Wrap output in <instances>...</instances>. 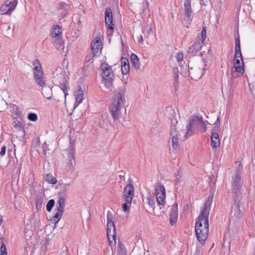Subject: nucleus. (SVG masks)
Returning a JSON list of instances; mask_svg holds the SVG:
<instances>
[{"instance_id": "obj_1", "label": "nucleus", "mask_w": 255, "mask_h": 255, "mask_svg": "<svg viewBox=\"0 0 255 255\" xmlns=\"http://www.w3.org/2000/svg\"><path fill=\"white\" fill-rule=\"evenodd\" d=\"M213 197H209L206 200L204 208L197 218L195 230L197 238L201 244L206 241L209 233V215Z\"/></svg>"}, {"instance_id": "obj_2", "label": "nucleus", "mask_w": 255, "mask_h": 255, "mask_svg": "<svg viewBox=\"0 0 255 255\" xmlns=\"http://www.w3.org/2000/svg\"><path fill=\"white\" fill-rule=\"evenodd\" d=\"M124 100V91L115 92L113 102L109 107V110L115 122L118 121L121 117V111L123 107Z\"/></svg>"}, {"instance_id": "obj_3", "label": "nucleus", "mask_w": 255, "mask_h": 255, "mask_svg": "<svg viewBox=\"0 0 255 255\" xmlns=\"http://www.w3.org/2000/svg\"><path fill=\"white\" fill-rule=\"evenodd\" d=\"M66 77V72L61 67L56 68L53 72V82L55 85L60 87L65 98L68 95L67 91L69 89Z\"/></svg>"}, {"instance_id": "obj_4", "label": "nucleus", "mask_w": 255, "mask_h": 255, "mask_svg": "<svg viewBox=\"0 0 255 255\" xmlns=\"http://www.w3.org/2000/svg\"><path fill=\"white\" fill-rule=\"evenodd\" d=\"M101 76L104 85L107 88H110L113 85L114 74L111 66H109L107 63H102L100 66Z\"/></svg>"}, {"instance_id": "obj_5", "label": "nucleus", "mask_w": 255, "mask_h": 255, "mask_svg": "<svg viewBox=\"0 0 255 255\" xmlns=\"http://www.w3.org/2000/svg\"><path fill=\"white\" fill-rule=\"evenodd\" d=\"M201 117V116L192 115L189 122L186 126L187 130L185 135V138L194 134L195 130L198 129V126L200 125Z\"/></svg>"}, {"instance_id": "obj_6", "label": "nucleus", "mask_w": 255, "mask_h": 255, "mask_svg": "<svg viewBox=\"0 0 255 255\" xmlns=\"http://www.w3.org/2000/svg\"><path fill=\"white\" fill-rule=\"evenodd\" d=\"M242 165L241 163L238 164V168L235 172V175L232 177L231 188H242L243 182L242 181Z\"/></svg>"}, {"instance_id": "obj_7", "label": "nucleus", "mask_w": 255, "mask_h": 255, "mask_svg": "<svg viewBox=\"0 0 255 255\" xmlns=\"http://www.w3.org/2000/svg\"><path fill=\"white\" fill-rule=\"evenodd\" d=\"M134 187L132 181L130 180L129 183L125 187L123 191V196L125 201L131 204L134 196Z\"/></svg>"}, {"instance_id": "obj_8", "label": "nucleus", "mask_w": 255, "mask_h": 255, "mask_svg": "<svg viewBox=\"0 0 255 255\" xmlns=\"http://www.w3.org/2000/svg\"><path fill=\"white\" fill-rule=\"evenodd\" d=\"M202 64H199L194 67L189 68V75L192 79L197 80L200 79L204 74V68Z\"/></svg>"}, {"instance_id": "obj_9", "label": "nucleus", "mask_w": 255, "mask_h": 255, "mask_svg": "<svg viewBox=\"0 0 255 255\" xmlns=\"http://www.w3.org/2000/svg\"><path fill=\"white\" fill-rule=\"evenodd\" d=\"M107 234L108 237H111L114 240L117 238L116 228L112 215H107Z\"/></svg>"}, {"instance_id": "obj_10", "label": "nucleus", "mask_w": 255, "mask_h": 255, "mask_svg": "<svg viewBox=\"0 0 255 255\" xmlns=\"http://www.w3.org/2000/svg\"><path fill=\"white\" fill-rule=\"evenodd\" d=\"M156 198L158 205H164L165 199V189L164 186L157 185L155 190Z\"/></svg>"}, {"instance_id": "obj_11", "label": "nucleus", "mask_w": 255, "mask_h": 255, "mask_svg": "<svg viewBox=\"0 0 255 255\" xmlns=\"http://www.w3.org/2000/svg\"><path fill=\"white\" fill-rule=\"evenodd\" d=\"M242 203H233L231 213L234 214L235 219H241L244 216V208Z\"/></svg>"}, {"instance_id": "obj_12", "label": "nucleus", "mask_w": 255, "mask_h": 255, "mask_svg": "<svg viewBox=\"0 0 255 255\" xmlns=\"http://www.w3.org/2000/svg\"><path fill=\"white\" fill-rule=\"evenodd\" d=\"M231 194L233 203H242L244 205L242 188H231Z\"/></svg>"}, {"instance_id": "obj_13", "label": "nucleus", "mask_w": 255, "mask_h": 255, "mask_svg": "<svg viewBox=\"0 0 255 255\" xmlns=\"http://www.w3.org/2000/svg\"><path fill=\"white\" fill-rule=\"evenodd\" d=\"M105 24L107 28L110 30L114 29V24L112 9L110 7H107L105 12Z\"/></svg>"}, {"instance_id": "obj_14", "label": "nucleus", "mask_w": 255, "mask_h": 255, "mask_svg": "<svg viewBox=\"0 0 255 255\" xmlns=\"http://www.w3.org/2000/svg\"><path fill=\"white\" fill-rule=\"evenodd\" d=\"M203 42L201 41V38L196 39L194 43L191 45L188 50V53L191 54L192 56L195 55L196 53L200 51L202 47Z\"/></svg>"}, {"instance_id": "obj_15", "label": "nucleus", "mask_w": 255, "mask_h": 255, "mask_svg": "<svg viewBox=\"0 0 255 255\" xmlns=\"http://www.w3.org/2000/svg\"><path fill=\"white\" fill-rule=\"evenodd\" d=\"M91 50L92 53L95 55H97L100 53L102 50V45L101 38L99 37H97L95 38L94 41L91 43Z\"/></svg>"}, {"instance_id": "obj_16", "label": "nucleus", "mask_w": 255, "mask_h": 255, "mask_svg": "<svg viewBox=\"0 0 255 255\" xmlns=\"http://www.w3.org/2000/svg\"><path fill=\"white\" fill-rule=\"evenodd\" d=\"M61 33L62 29L59 26L55 25L53 27L51 31V34L53 36V39L57 38V42H56V40H55L54 41L53 40V42L55 43V44H57V43H58L60 45H61L62 43V40L59 37Z\"/></svg>"}, {"instance_id": "obj_17", "label": "nucleus", "mask_w": 255, "mask_h": 255, "mask_svg": "<svg viewBox=\"0 0 255 255\" xmlns=\"http://www.w3.org/2000/svg\"><path fill=\"white\" fill-rule=\"evenodd\" d=\"M58 9L60 11V15L62 18H63L68 14L71 8L70 6L64 2L58 3Z\"/></svg>"}, {"instance_id": "obj_18", "label": "nucleus", "mask_w": 255, "mask_h": 255, "mask_svg": "<svg viewBox=\"0 0 255 255\" xmlns=\"http://www.w3.org/2000/svg\"><path fill=\"white\" fill-rule=\"evenodd\" d=\"M178 217V204L174 203L171 208L170 214V224L173 225L176 223Z\"/></svg>"}, {"instance_id": "obj_19", "label": "nucleus", "mask_w": 255, "mask_h": 255, "mask_svg": "<svg viewBox=\"0 0 255 255\" xmlns=\"http://www.w3.org/2000/svg\"><path fill=\"white\" fill-rule=\"evenodd\" d=\"M235 52L234 58H240L242 61V64H243V57L241 53L240 37L238 36L236 37L235 40Z\"/></svg>"}, {"instance_id": "obj_20", "label": "nucleus", "mask_w": 255, "mask_h": 255, "mask_svg": "<svg viewBox=\"0 0 255 255\" xmlns=\"http://www.w3.org/2000/svg\"><path fill=\"white\" fill-rule=\"evenodd\" d=\"M220 145L219 134L217 132H212L211 136V145L213 148H216Z\"/></svg>"}, {"instance_id": "obj_21", "label": "nucleus", "mask_w": 255, "mask_h": 255, "mask_svg": "<svg viewBox=\"0 0 255 255\" xmlns=\"http://www.w3.org/2000/svg\"><path fill=\"white\" fill-rule=\"evenodd\" d=\"M184 15L187 18L190 19L191 17L192 10L191 7V0H185L184 3Z\"/></svg>"}, {"instance_id": "obj_22", "label": "nucleus", "mask_w": 255, "mask_h": 255, "mask_svg": "<svg viewBox=\"0 0 255 255\" xmlns=\"http://www.w3.org/2000/svg\"><path fill=\"white\" fill-rule=\"evenodd\" d=\"M234 66L235 71L239 73H243L244 72V64L240 62V60L238 58H234Z\"/></svg>"}, {"instance_id": "obj_23", "label": "nucleus", "mask_w": 255, "mask_h": 255, "mask_svg": "<svg viewBox=\"0 0 255 255\" xmlns=\"http://www.w3.org/2000/svg\"><path fill=\"white\" fill-rule=\"evenodd\" d=\"M42 93L43 96L48 100L52 98V89L50 86L46 85L42 88Z\"/></svg>"}, {"instance_id": "obj_24", "label": "nucleus", "mask_w": 255, "mask_h": 255, "mask_svg": "<svg viewBox=\"0 0 255 255\" xmlns=\"http://www.w3.org/2000/svg\"><path fill=\"white\" fill-rule=\"evenodd\" d=\"M65 204V198L63 197H59V200L57 203V210L60 212H64Z\"/></svg>"}, {"instance_id": "obj_25", "label": "nucleus", "mask_w": 255, "mask_h": 255, "mask_svg": "<svg viewBox=\"0 0 255 255\" xmlns=\"http://www.w3.org/2000/svg\"><path fill=\"white\" fill-rule=\"evenodd\" d=\"M130 61L132 66L136 69H139L140 68L139 59L137 55L132 53L130 55Z\"/></svg>"}, {"instance_id": "obj_26", "label": "nucleus", "mask_w": 255, "mask_h": 255, "mask_svg": "<svg viewBox=\"0 0 255 255\" xmlns=\"http://www.w3.org/2000/svg\"><path fill=\"white\" fill-rule=\"evenodd\" d=\"M84 92L81 89V87L79 86V89L78 91L75 93L76 96V103H75V106L78 105L82 101L83 97Z\"/></svg>"}, {"instance_id": "obj_27", "label": "nucleus", "mask_w": 255, "mask_h": 255, "mask_svg": "<svg viewBox=\"0 0 255 255\" xmlns=\"http://www.w3.org/2000/svg\"><path fill=\"white\" fill-rule=\"evenodd\" d=\"M36 77H34V80L36 84L41 86L42 88L47 85L45 80L43 77V75L39 76L37 75H36Z\"/></svg>"}, {"instance_id": "obj_28", "label": "nucleus", "mask_w": 255, "mask_h": 255, "mask_svg": "<svg viewBox=\"0 0 255 255\" xmlns=\"http://www.w3.org/2000/svg\"><path fill=\"white\" fill-rule=\"evenodd\" d=\"M8 6H9L6 4L2 5L0 8V14H10L13 10L11 9Z\"/></svg>"}, {"instance_id": "obj_29", "label": "nucleus", "mask_w": 255, "mask_h": 255, "mask_svg": "<svg viewBox=\"0 0 255 255\" xmlns=\"http://www.w3.org/2000/svg\"><path fill=\"white\" fill-rule=\"evenodd\" d=\"M117 252L118 255H126V250L124 245L120 242H119V244L117 247Z\"/></svg>"}, {"instance_id": "obj_30", "label": "nucleus", "mask_w": 255, "mask_h": 255, "mask_svg": "<svg viewBox=\"0 0 255 255\" xmlns=\"http://www.w3.org/2000/svg\"><path fill=\"white\" fill-rule=\"evenodd\" d=\"M171 136L172 147L173 149H176L179 145V138L178 137V134H175V135Z\"/></svg>"}, {"instance_id": "obj_31", "label": "nucleus", "mask_w": 255, "mask_h": 255, "mask_svg": "<svg viewBox=\"0 0 255 255\" xmlns=\"http://www.w3.org/2000/svg\"><path fill=\"white\" fill-rule=\"evenodd\" d=\"M63 214V212L59 213V211H57L51 221L54 223L55 224H56L61 218Z\"/></svg>"}, {"instance_id": "obj_32", "label": "nucleus", "mask_w": 255, "mask_h": 255, "mask_svg": "<svg viewBox=\"0 0 255 255\" xmlns=\"http://www.w3.org/2000/svg\"><path fill=\"white\" fill-rule=\"evenodd\" d=\"M34 77H36V75L41 76L43 75V72L41 66H36L33 68Z\"/></svg>"}, {"instance_id": "obj_33", "label": "nucleus", "mask_w": 255, "mask_h": 255, "mask_svg": "<svg viewBox=\"0 0 255 255\" xmlns=\"http://www.w3.org/2000/svg\"><path fill=\"white\" fill-rule=\"evenodd\" d=\"M74 144L70 141L68 154L70 161L72 159H74Z\"/></svg>"}, {"instance_id": "obj_34", "label": "nucleus", "mask_w": 255, "mask_h": 255, "mask_svg": "<svg viewBox=\"0 0 255 255\" xmlns=\"http://www.w3.org/2000/svg\"><path fill=\"white\" fill-rule=\"evenodd\" d=\"M6 4H7L8 7L11 8V9L14 10L17 4V0H7L5 2Z\"/></svg>"}, {"instance_id": "obj_35", "label": "nucleus", "mask_w": 255, "mask_h": 255, "mask_svg": "<svg viewBox=\"0 0 255 255\" xmlns=\"http://www.w3.org/2000/svg\"><path fill=\"white\" fill-rule=\"evenodd\" d=\"M95 56H96V55H94L93 53L88 54L86 56L84 67L88 66L89 64H92L93 62V58Z\"/></svg>"}, {"instance_id": "obj_36", "label": "nucleus", "mask_w": 255, "mask_h": 255, "mask_svg": "<svg viewBox=\"0 0 255 255\" xmlns=\"http://www.w3.org/2000/svg\"><path fill=\"white\" fill-rule=\"evenodd\" d=\"M147 199L148 204L153 209V210H154L155 207L154 197L152 196L151 195H149L148 197H147Z\"/></svg>"}, {"instance_id": "obj_37", "label": "nucleus", "mask_w": 255, "mask_h": 255, "mask_svg": "<svg viewBox=\"0 0 255 255\" xmlns=\"http://www.w3.org/2000/svg\"><path fill=\"white\" fill-rule=\"evenodd\" d=\"M46 180L50 184H55L57 183L56 179L50 174H47Z\"/></svg>"}, {"instance_id": "obj_38", "label": "nucleus", "mask_w": 255, "mask_h": 255, "mask_svg": "<svg viewBox=\"0 0 255 255\" xmlns=\"http://www.w3.org/2000/svg\"><path fill=\"white\" fill-rule=\"evenodd\" d=\"M55 201L53 199H50L48 201L46 205V209L48 212H50L54 206Z\"/></svg>"}, {"instance_id": "obj_39", "label": "nucleus", "mask_w": 255, "mask_h": 255, "mask_svg": "<svg viewBox=\"0 0 255 255\" xmlns=\"http://www.w3.org/2000/svg\"><path fill=\"white\" fill-rule=\"evenodd\" d=\"M49 245V241L48 240H46L45 243L43 244V245L41 246V253H43V254L44 255L46 252L47 250V248Z\"/></svg>"}, {"instance_id": "obj_40", "label": "nucleus", "mask_w": 255, "mask_h": 255, "mask_svg": "<svg viewBox=\"0 0 255 255\" xmlns=\"http://www.w3.org/2000/svg\"><path fill=\"white\" fill-rule=\"evenodd\" d=\"M200 125L203 128V131L205 132L207 130V124H206L205 122L204 121L202 116L200 118Z\"/></svg>"}, {"instance_id": "obj_41", "label": "nucleus", "mask_w": 255, "mask_h": 255, "mask_svg": "<svg viewBox=\"0 0 255 255\" xmlns=\"http://www.w3.org/2000/svg\"><path fill=\"white\" fill-rule=\"evenodd\" d=\"M28 119L29 120L35 122L37 120V116L35 113H30L28 115Z\"/></svg>"}, {"instance_id": "obj_42", "label": "nucleus", "mask_w": 255, "mask_h": 255, "mask_svg": "<svg viewBox=\"0 0 255 255\" xmlns=\"http://www.w3.org/2000/svg\"><path fill=\"white\" fill-rule=\"evenodd\" d=\"M121 70L123 74L126 75L128 74L129 71V64L127 66H122Z\"/></svg>"}, {"instance_id": "obj_43", "label": "nucleus", "mask_w": 255, "mask_h": 255, "mask_svg": "<svg viewBox=\"0 0 255 255\" xmlns=\"http://www.w3.org/2000/svg\"><path fill=\"white\" fill-rule=\"evenodd\" d=\"M131 204H129L128 202H126V203H124L122 205V209L124 211H128L130 210V206Z\"/></svg>"}, {"instance_id": "obj_44", "label": "nucleus", "mask_w": 255, "mask_h": 255, "mask_svg": "<svg viewBox=\"0 0 255 255\" xmlns=\"http://www.w3.org/2000/svg\"><path fill=\"white\" fill-rule=\"evenodd\" d=\"M201 36L202 37L201 38V41L204 42L206 38V30L204 27L203 28V29L201 31Z\"/></svg>"}, {"instance_id": "obj_45", "label": "nucleus", "mask_w": 255, "mask_h": 255, "mask_svg": "<svg viewBox=\"0 0 255 255\" xmlns=\"http://www.w3.org/2000/svg\"><path fill=\"white\" fill-rule=\"evenodd\" d=\"M121 67L124 66H127L129 65V61L128 59L125 57H122L121 60Z\"/></svg>"}, {"instance_id": "obj_46", "label": "nucleus", "mask_w": 255, "mask_h": 255, "mask_svg": "<svg viewBox=\"0 0 255 255\" xmlns=\"http://www.w3.org/2000/svg\"><path fill=\"white\" fill-rule=\"evenodd\" d=\"M0 252H1V255H7L6 249L5 244L4 243L2 244V245L0 248Z\"/></svg>"}, {"instance_id": "obj_47", "label": "nucleus", "mask_w": 255, "mask_h": 255, "mask_svg": "<svg viewBox=\"0 0 255 255\" xmlns=\"http://www.w3.org/2000/svg\"><path fill=\"white\" fill-rule=\"evenodd\" d=\"M60 255H70L67 247L62 248V251L60 253Z\"/></svg>"}, {"instance_id": "obj_48", "label": "nucleus", "mask_w": 255, "mask_h": 255, "mask_svg": "<svg viewBox=\"0 0 255 255\" xmlns=\"http://www.w3.org/2000/svg\"><path fill=\"white\" fill-rule=\"evenodd\" d=\"M183 54L182 53L178 52L176 55V60L178 62H180L183 60Z\"/></svg>"}, {"instance_id": "obj_49", "label": "nucleus", "mask_w": 255, "mask_h": 255, "mask_svg": "<svg viewBox=\"0 0 255 255\" xmlns=\"http://www.w3.org/2000/svg\"><path fill=\"white\" fill-rule=\"evenodd\" d=\"M175 182L176 184H178L180 182V178L181 177V176H180V170L179 169L177 173L175 174Z\"/></svg>"}, {"instance_id": "obj_50", "label": "nucleus", "mask_w": 255, "mask_h": 255, "mask_svg": "<svg viewBox=\"0 0 255 255\" xmlns=\"http://www.w3.org/2000/svg\"><path fill=\"white\" fill-rule=\"evenodd\" d=\"M108 238L109 245L111 246H114V245H116V239H115L114 240H113V239L111 237H108Z\"/></svg>"}, {"instance_id": "obj_51", "label": "nucleus", "mask_w": 255, "mask_h": 255, "mask_svg": "<svg viewBox=\"0 0 255 255\" xmlns=\"http://www.w3.org/2000/svg\"><path fill=\"white\" fill-rule=\"evenodd\" d=\"M170 130V136L175 135V134H177L176 133V128H175V126H171Z\"/></svg>"}, {"instance_id": "obj_52", "label": "nucleus", "mask_w": 255, "mask_h": 255, "mask_svg": "<svg viewBox=\"0 0 255 255\" xmlns=\"http://www.w3.org/2000/svg\"><path fill=\"white\" fill-rule=\"evenodd\" d=\"M6 147L5 145L2 146V147L1 148L0 152V155L1 156H3V155H5V152H6Z\"/></svg>"}, {"instance_id": "obj_53", "label": "nucleus", "mask_w": 255, "mask_h": 255, "mask_svg": "<svg viewBox=\"0 0 255 255\" xmlns=\"http://www.w3.org/2000/svg\"><path fill=\"white\" fill-rule=\"evenodd\" d=\"M142 5H143V11H144L146 9H147L149 7L148 3L146 1H145V2H143L142 3Z\"/></svg>"}, {"instance_id": "obj_54", "label": "nucleus", "mask_w": 255, "mask_h": 255, "mask_svg": "<svg viewBox=\"0 0 255 255\" xmlns=\"http://www.w3.org/2000/svg\"><path fill=\"white\" fill-rule=\"evenodd\" d=\"M33 65L34 67H36V66H41V64H40V62L37 59H35L33 62Z\"/></svg>"}, {"instance_id": "obj_55", "label": "nucleus", "mask_w": 255, "mask_h": 255, "mask_svg": "<svg viewBox=\"0 0 255 255\" xmlns=\"http://www.w3.org/2000/svg\"><path fill=\"white\" fill-rule=\"evenodd\" d=\"M171 126H175L178 123V121L175 119H172L171 120Z\"/></svg>"}, {"instance_id": "obj_56", "label": "nucleus", "mask_w": 255, "mask_h": 255, "mask_svg": "<svg viewBox=\"0 0 255 255\" xmlns=\"http://www.w3.org/2000/svg\"><path fill=\"white\" fill-rule=\"evenodd\" d=\"M119 178L120 180L119 182H121L122 181V180L124 179L125 178V173H123V174H120L119 176Z\"/></svg>"}, {"instance_id": "obj_57", "label": "nucleus", "mask_w": 255, "mask_h": 255, "mask_svg": "<svg viewBox=\"0 0 255 255\" xmlns=\"http://www.w3.org/2000/svg\"><path fill=\"white\" fill-rule=\"evenodd\" d=\"M42 199H39L37 200V203H36V207H37L38 206V204H39L40 205H41L42 204Z\"/></svg>"}, {"instance_id": "obj_58", "label": "nucleus", "mask_w": 255, "mask_h": 255, "mask_svg": "<svg viewBox=\"0 0 255 255\" xmlns=\"http://www.w3.org/2000/svg\"><path fill=\"white\" fill-rule=\"evenodd\" d=\"M220 124V118L219 117H218L214 124L216 125H219Z\"/></svg>"}, {"instance_id": "obj_59", "label": "nucleus", "mask_w": 255, "mask_h": 255, "mask_svg": "<svg viewBox=\"0 0 255 255\" xmlns=\"http://www.w3.org/2000/svg\"><path fill=\"white\" fill-rule=\"evenodd\" d=\"M143 41V39L142 36L141 35L140 38H139V39L138 40V42L139 43L141 44V43H142Z\"/></svg>"}, {"instance_id": "obj_60", "label": "nucleus", "mask_w": 255, "mask_h": 255, "mask_svg": "<svg viewBox=\"0 0 255 255\" xmlns=\"http://www.w3.org/2000/svg\"><path fill=\"white\" fill-rule=\"evenodd\" d=\"M147 34L148 35L150 34L151 33H152V28L151 27H150L149 29L147 30Z\"/></svg>"}, {"instance_id": "obj_61", "label": "nucleus", "mask_w": 255, "mask_h": 255, "mask_svg": "<svg viewBox=\"0 0 255 255\" xmlns=\"http://www.w3.org/2000/svg\"><path fill=\"white\" fill-rule=\"evenodd\" d=\"M2 221H3L2 217V216H1L0 215V226L1 225Z\"/></svg>"}, {"instance_id": "obj_62", "label": "nucleus", "mask_w": 255, "mask_h": 255, "mask_svg": "<svg viewBox=\"0 0 255 255\" xmlns=\"http://www.w3.org/2000/svg\"><path fill=\"white\" fill-rule=\"evenodd\" d=\"M1 103L4 104V105H6L5 101H4L2 100L1 101Z\"/></svg>"}, {"instance_id": "obj_63", "label": "nucleus", "mask_w": 255, "mask_h": 255, "mask_svg": "<svg viewBox=\"0 0 255 255\" xmlns=\"http://www.w3.org/2000/svg\"><path fill=\"white\" fill-rule=\"evenodd\" d=\"M10 26L9 25L7 26V29H10Z\"/></svg>"}, {"instance_id": "obj_64", "label": "nucleus", "mask_w": 255, "mask_h": 255, "mask_svg": "<svg viewBox=\"0 0 255 255\" xmlns=\"http://www.w3.org/2000/svg\"><path fill=\"white\" fill-rule=\"evenodd\" d=\"M37 140L38 141V142L39 141V138H37Z\"/></svg>"}]
</instances>
